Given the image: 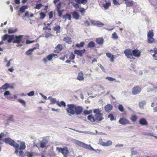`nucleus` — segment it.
I'll return each mask as SVG.
<instances>
[{"label":"nucleus","instance_id":"nucleus-1","mask_svg":"<svg viewBox=\"0 0 157 157\" xmlns=\"http://www.w3.org/2000/svg\"><path fill=\"white\" fill-rule=\"evenodd\" d=\"M4 141L6 144H9L15 148L14 152L16 154H18V147H19V145L18 144L9 137L5 138L4 140Z\"/></svg>","mask_w":157,"mask_h":157},{"label":"nucleus","instance_id":"nucleus-2","mask_svg":"<svg viewBox=\"0 0 157 157\" xmlns=\"http://www.w3.org/2000/svg\"><path fill=\"white\" fill-rule=\"evenodd\" d=\"M154 36L153 30H150L147 33V41L149 44H152L155 42V39L153 37Z\"/></svg>","mask_w":157,"mask_h":157},{"label":"nucleus","instance_id":"nucleus-3","mask_svg":"<svg viewBox=\"0 0 157 157\" xmlns=\"http://www.w3.org/2000/svg\"><path fill=\"white\" fill-rule=\"evenodd\" d=\"M67 108L66 111L67 113L69 115H74L75 114V105L73 104H67Z\"/></svg>","mask_w":157,"mask_h":157},{"label":"nucleus","instance_id":"nucleus-4","mask_svg":"<svg viewBox=\"0 0 157 157\" xmlns=\"http://www.w3.org/2000/svg\"><path fill=\"white\" fill-rule=\"evenodd\" d=\"M75 143L78 145L86 149L91 150H94V149L91 146V145H88L80 141L76 140L75 141Z\"/></svg>","mask_w":157,"mask_h":157},{"label":"nucleus","instance_id":"nucleus-5","mask_svg":"<svg viewBox=\"0 0 157 157\" xmlns=\"http://www.w3.org/2000/svg\"><path fill=\"white\" fill-rule=\"evenodd\" d=\"M56 148L59 152L62 153L64 157H67V155L69 153V151L67 147H65L63 148L57 147Z\"/></svg>","mask_w":157,"mask_h":157},{"label":"nucleus","instance_id":"nucleus-6","mask_svg":"<svg viewBox=\"0 0 157 157\" xmlns=\"http://www.w3.org/2000/svg\"><path fill=\"white\" fill-rule=\"evenodd\" d=\"M53 57L56 58L58 57V56L57 54L52 53L47 56L46 58H43V60L45 63H46L48 62V60L49 61L52 60V59Z\"/></svg>","mask_w":157,"mask_h":157},{"label":"nucleus","instance_id":"nucleus-7","mask_svg":"<svg viewBox=\"0 0 157 157\" xmlns=\"http://www.w3.org/2000/svg\"><path fill=\"white\" fill-rule=\"evenodd\" d=\"M141 91V89L139 86H135L132 88V93L133 95H136L140 93Z\"/></svg>","mask_w":157,"mask_h":157},{"label":"nucleus","instance_id":"nucleus-8","mask_svg":"<svg viewBox=\"0 0 157 157\" xmlns=\"http://www.w3.org/2000/svg\"><path fill=\"white\" fill-rule=\"evenodd\" d=\"M124 53L128 59H133L132 50L130 49H126Z\"/></svg>","mask_w":157,"mask_h":157},{"label":"nucleus","instance_id":"nucleus-9","mask_svg":"<svg viewBox=\"0 0 157 157\" xmlns=\"http://www.w3.org/2000/svg\"><path fill=\"white\" fill-rule=\"evenodd\" d=\"M83 108L81 106H76L75 105V114L77 115H79L81 114L83 112Z\"/></svg>","mask_w":157,"mask_h":157},{"label":"nucleus","instance_id":"nucleus-10","mask_svg":"<svg viewBox=\"0 0 157 157\" xmlns=\"http://www.w3.org/2000/svg\"><path fill=\"white\" fill-rule=\"evenodd\" d=\"M63 49V45L61 44H59L55 47L53 52L55 53H59Z\"/></svg>","mask_w":157,"mask_h":157},{"label":"nucleus","instance_id":"nucleus-11","mask_svg":"<svg viewBox=\"0 0 157 157\" xmlns=\"http://www.w3.org/2000/svg\"><path fill=\"white\" fill-rule=\"evenodd\" d=\"M22 37L23 36L21 35L16 36L15 37H14L13 41V43H17V44L20 43L21 41Z\"/></svg>","mask_w":157,"mask_h":157},{"label":"nucleus","instance_id":"nucleus-12","mask_svg":"<svg viewBox=\"0 0 157 157\" xmlns=\"http://www.w3.org/2000/svg\"><path fill=\"white\" fill-rule=\"evenodd\" d=\"M120 124H130V121L125 118H122L120 119L119 121Z\"/></svg>","mask_w":157,"mask_h":157},{"label":"nucleus","instance_id":"nucleus-13","mask_svg":"<svg viewBox=\"0 0 157 157\" xmlns=\"http://www.w3.org/2000/svg\"><path fill=\"white\" fill-rule=\"evenodd\" d=\"M132 56L136 57H139L141 55V52L137 48L132 51Z\"/></svg>","mask_w":157,"mask_h":157},{"label":"nucleus","instance_id":"nucleus-14","mask_svg":"<svg viewBox=\"0 0 157 157\" xmlns=\"http://www.w3.org/2000/svg\"><path fill=\"white\" fill-rule=\"evenodd\" d=\"M125 1V3L127 7L132 6L134 3H136L134 1L131 0H123Z\"/></svg>","mask_w":157,"mask_h":157},{"label":"nucleus","instance_id":"nucleus-15","mask_svg":"<svg viewBox=\"0 0 157 157\" xmlns=\"http://www.w3.org/2000/svg\"><path fill=\"white\" fill-rule=\"evenodd\" d=\"M85 51V50L84 49L81 50H75L74 52L75 54H77L80 57H82L83 56V54L84 53Z\"/></svg>","mask_w":157,"mask_h":157},{"label":"nucleus","instance_id":"nucleus-16","mask_svg":"<svg viewBox=\"0 0 157 157\" xmlns=\"http://www.w3.org/2000/svg\"><path fill=\"white\" fill-rule=\"evenodd\" d=\"M94 117L95 121H101L103 119L102 114L101 113L95 114Z\"/></svg>","mask_w":157,"mask_h":157},{"label":"nucleus","instance_id":"nucleus-17","mask_svg":"<svg viewBox=\"0 0 157 157\" xmlns=\"http://www.w3.org/2000/svg\"><path fill=\"white\" fill-rule=\"evenodd\" d=\"M139 123L142 125H147L148 124V122L144 118H142L140 119Z\"/></svg>","mask_w":157,"mask_h":157},{"label":"nucleus","instance_id":"nucleus-18","mask_svg":"<svg viewBox=\"0 0 157 157\" xmlns=\"http://www.w3.org/2000/svg\"><path fill=\"white\" fill-rule=\"evenodd\" d=\"M113 106L110 104H108L105 107V110L107 112H109L112 109Z\"/></svg>","mask_w":157,"mask_h":157},{"label":"nucleus","instance_id":"nucleus-19","mask_svg":"<svg viewBox=\"0 0 157 157\" xmlns=\"http://www.w3.org/2000/svg\"><path fill=\"white\" fill-rule=\"evenodd\" d=\"M106 3L103 4L102 5L105 10H108L109 7L111 5V2H106V0H105Z\"/></svg>","mask_w":157,"mask_h":157},{"label":"nucleus","instance_id":"nucleus-20","mask_svg":"<svg viewBox=\"0 0 157 157\" xmlns=\"http://www.w3.org/2000/svg\"><path fill=\"white\" fill-rule=\"evenodd\" d=\"M77 79L79 81H82L84 79L83 74L82 72H80L78 73Z\"/></svg>","mask_w":157,"mask_h":157},{"label":"nucleus","instance_id":"nucleus-21","mask_svg":"<svg viewBox=\"0 0 157 157\" xmlns=\"http://www.w3.org/2000/svg\"><path fill=\"white\" fill-rule=\"evenodd\" d=\"M48 141L46 139H43L42 141L40 142V147L43 148L45 147L46 144L48 143Z\"/></svg>","mask_w":157,"mask_h":157},{"label":"nucleus","instance_id":"nucleus-22","mask_svg":"<svg viewBox=\"0 0 157 157\" xmlns=\"http://www.w3.org/2000/svg\"><path fill=\"white\" fill-rule=\"evenodd\" d=\"M106 56L110 59L111 62H113L114 61V56L110 53H106Z\"/></svg>","mask_w":157,"mask_h":157},{"label":"nucleus","instance_id":"nucleus-23","mask_svg":"<svg viewBox=\"0 0 157 157\" xmlns=\"http://www.w3.org/2000/svg\"><path fill=\"white\" fill-rule=\"evenodd\" d=\"M26 148V145L25 143L24 142H21L20 144V146L19 148H18V149H19L20 150H24Z\"/></svg>","mask_w":157,"mask_h":157},{"label":"nucleus","instance_id":"nucleus-24","mask_svg":"<svg viewBox=\"0 0 157 157\" xmlns=\"http://www.w3.org/2000/svg\"><path fill=\"white\" fill-rule=\"evenodd\" d=\"M96 41L98 44L102 45L103 43L104 40L102 38H99L96 39Z\"/></svg>","mask_w":157,"mask_h":157},{"label":"nucleus","instance_id":"nucleus-25","mask_svg":"<svg viewBox=\"0 0 157 157\" xmlns=\"http://www.w3.org/2000/svg\"><path fill=\"white\" fill-rule=\"evenodd\" d=\"M57 105L59 107L63 106L65 107L66 106L65 103L63 101H61L60 102L59 101L57 102Z\"/></svg>","mask_w":157,"mask_h":157},{"label":"nucleus","instance_id":"nucleus-26","mask_svg":"<svg viewBox=\"0 0 157 157\" xmlns=\"http://www.w3.org/2000/svg\"><path fill=\"white\" fill-rule=\"evenodd\" d=\"M9 84L6 83L4 85H2V87H0V90L3 89L4 90H7L9 87Z\"/></svg>","mask_w":157,"mask_h":157},{"label":"nucleus","instance_id":"nucleus-27","mask_svg":"<svg viewBox=\"0 0 157 157\" xmlns=\"http://www.w3.org/2000/svg\"><path fill=\"white\" fill-rule=\"evenodd\" d=\"M63 40L68 44H70L72 43L71 38L68 37H64Z\"/></svg>","mask_w":157,"mask_h":157},{"label":"nucleus","instance_id":"nucleus-28","mask_svg":"<svg viewBox=\"0 0 157 157\" xmlns=\"http://www.w3.org/2000/svg\"><path fill=\"white\" fill-rule=\"evenodd\" d=\"M88 119L92 122L95 121V118L92 115H89L87 117Z\"/></svg>","mask_w":157,"mask_h":157},{"label":"nucleus","instance_id":"nucleus-29","mask_svg":"<svg viewBox=\"0 0 157 157\" xmlns=\"http://www.w3.org/2000/svg\"><path fill=\"white\" fill-rule=\"evenodd\" d=\"M4 95L5 96H7L10 95V96L8 97L7 99L9 100H12L13 98V97L10 96V93L9 91H6L4 93Z\"/></svg>","mask_w":157,"mask_h":157},{"label":"nucleus","instance_id":"nucleus-30","mask_svg":"<svg viewBox=\"0 0 157 157\" xmlns=\"http://www.w3.org/2000/svg\"><path fill=\"white\" fill-rule=\"evenodd\" d=\"M72 16L74 18L76 19H78L79 17V16L78 13L76 11H74L72 13Z\"/></svg>","mask_w":157,"mask_h":157},{"label":"nucleus","instance_id":"nucleus-31","mask_svg":"<svg viewBox=\"0 0 157 157\" xmlns=\"http://www.w3.org/2000/svg\"><path fill=\"white\" fill-rule=\"evenodd\" d=\"M146 104L145 101L143 100L140 101L139 103V106L140 108H143L144 106Z\"/></svg>","mask_w":157,"mask_h":157},{"label":"nucleus","instance_id":"nucleus-32","mask_svg":"<svg viewBox=\"0 0 157 157\" xmlns=\"http://www.w3.org/2000/svg\"><path fill=\"white\" fill-rule=\"evenodd\" d=\"M71 4L72 6H74L76 9H78L79 8V5L73 2H70L69 3Z\"/></svg>","mask_w":157,"mask_h":157},{"label":"nucleus","instance_id":"nucleus-33","mask_svg":"<svg viewBox=\"0 0 157 157\" xmlns=\"http://www.w3.org/2000/svg\"><path fill=\"white\" fill-rule=\"evenodd\" d=\"M28 7L26 6H22L19 9V11L21 13H23L25 12V10L27 9Z\"/></svg>","mask_w":157,"mask_h":157},{"label":"nucleus","instance_id":"nucleus-34","mask_svg":"<svg viewBox=\"0 0 157 157\" xmlns=\"http://www.w3.org/2000/svg\"><path fill=\"white\" fill-rule=\"evenodd\" d=\"M137 117L136 115H133L131 116L130 118V120L133 122H135L136 121L137 119Z\"/></svg>","mask_w":157,"mask_h":157},{"label":"nucleus","instance_id":"nucleus-35","mask_svg":"<svg viewBox=\"0 0 157 157\" xmlns=\"http://www.w3.org/2000/svg\"><path fill=\"white\" fill-rule=\"evenodd\" d=\"M95 44L93 41H90L88 44L87 45V48H93L95 46Z\"/></svg>","mask_w":157,"mask_h":157},{"label":"nucleus","instance_id":"nucleus-36","mask_svg":"<svg viewBox=\"0 0 157 157\" xmlns=\"http://www.w3.org/2000/svg\"><path fill=\"white\" fill-rule=\"evenodd\" d=\"M63 18H65L66 20L68 19L71 20V16L70 14L69 13H66L65 15H64L63 16Z\"/></svg>","mask_w":157,"mask_h":157},{"label":"nucleus","instance_id":"nucleus-37","mask_svg":"<svg viewBox=\"0 0 157 157\" xmlns=\"http://www.w3.org/2000/svg\"><path fill=\"white\" fill-rule=\"evenodd\" d=\"M17 30V29H13L12 28H11L9 29L8 32L10 34L14 33L16 32Z\"/></svg>","mask_w":157,"mask_h":157},{"label":"nucleus","instance_id":"nucleus-38","mask_svg":"<svg viewBox=\"0 0 157 157\" xmlns=\"http://www.w3.org/2000/svg\"><path fill=\"white\" fill-rule=\"evenodd\" d=\"M14 37V35H9V36L8 37V39L7 41L8 42L10 43L11 42L12 40L13 41Z\"/></svg>","mask_w":157,"mask_h":157},{"label":"nucleus","instance_id":"nucleus-39","mask_svg":"<svg viewBox=\"0 0 157 157\" xmlns=\"http://www.w3.org/2000/svg\"><path fill=\"white\" fill-rule=\"evenodd\" d=\"M48 98L50 99L51 103L53 104L56 102L57 103V101L56 98H52L51 97H49Z\"/></svg>","mask_w":157,"mask_h":157},{"label":"nucleus","instance_id":"nucleus-40","mask_svg":"<svg viewBox=\"0 0 157 157\" xmlns=\"http://www.w3.org/2000/svg\"><path fill=\"white\" fill-rule=\"evenodd\" d=\"M85 45V43L84 42H81L79 44H77L76 46L78 48L83 47Z\"/></svg>","mask_w":157,"mask_h":157},{"label":"nucleus","instance_id":"nucleus-41","mask_svg":"<svg viewBox=\"0 0 157 157\" xmlns=\"http://www.w3.org/2000/svg\"><path fill=\"white\" fill-rule=\"evenodd\" d=\"M25 155L27 157H33V154L32 153L27 151L25 153Z\"/></svg>","mask_w":157,"mask_h":157},{"label":"nucleus","instance_id":"nucleus-42","mask_svg":"<svg viewBox=\"0 0 157 157\" xmlns=\"http://www.w3.org/2000/svg\"><path fill=\"white\" fill-rule=\"evenodd\" d=\"M9 36V35L7 34L4 35L2 38V39L3 40L5 41L8 38Z\"/></svg>","mask_w":157,"mask_h":157},{"label":"nucleus","instance_id":"nucleus-43","mask_svg":"<svg viewBox=\"0 0 157 157\" xmlns=\"http://www.w3.org/2000/svg\"><path fill=\"white\" fill-rule=\"evenodd\" d=\"M112 142L110 140L107 141L106 143H104L103 145L105 146H108L111 145Z\"/></svg>","mask_w":157,"mask_h":157},{"label":"nucleus","instance_id":"nucleus-44","mask_svg":"<svg viewBox=\"0 0 157 157\" xmlns=\"http://www.w3.org/2000/svg\"><path fill=\"white\" fill-rule=\"evenodd\" d=\"M40 18L42 19H44L46 15L43 12H41L40 13Z\"/></svg>","mask_w":157,"mask_h":157},{"label":"nucleus","instance_id":"nucleus-45","mask_svg":"<svg viewBox=\"0 0 157 157\" xmlns=\"http://www.w3.org/2000/svg\"><path fill=\"white\" fill-rule=\"evenodd\" d=\"M96 25L98 27H101L104 26V24L100 21H97Z\"/></svg>","mask_w":157,"mask_h":157},{"label":"nucleus","instance_id":"nucleus-46","mask_svg":"<svg viewBox=\"0 0 157 157\" xmlns=\"http://www.w3.org/2000/svg\"><path fill=\"white\" fill-rule=\"evenodd\" d=\"M19 157H24L25 156V154L23 151H19Z\"/></svg>","mask_w":157,"mask_h":157},{"label":"nucleus","instance_id":"nucleus-47","mask_svg":"<svg viewBox=\"0 0 157 157\" xmlns=\"http://www.w3.org/2000/svg\"><path fill=\"white\" fill-rule=\"evenodd\" d=\"M60 29V27L58 25H56L53 28V29L55 31H58Z\"/></svg>","mask_w":157,"mask_h":157},{"label":"nucleus","instance_id":"nucleus-48","mask_svg":"<svg viewBox=\"0 0 157 157\" xmlns=\"http://www.w3.org/2000/svg\"><path fill=\"white\" fill-rule=\"evenodd\" d=\"M75 56L73 54L72 52L71 53L69 59H74L75 58Z\"/></svg>","mask_w":157,"mask_h":157},{"label":"nucleus","instance_id":"nucleus-49","mask_svg":"<svg viewBox=\"0 0 157 157\" xmlns=\"http://www.w3.org/2000/svg\"><path fill=\"white\" fill-rule=\"evenodd\" d=\"M58 15L59 17H61L62 16L63 10H60V9L57 10Z\"/></svg>","mask_w":157,"mask_h":157},{"label":"nucleus","instance_id":"nucleus-50","mask_svg":"<svg viewBox=\"0 0 157 157\" xmlns=\"http://www.w3.org/2000/svg\"><path fill=\"white\" fill-rule=\"evenodd\" d=\"M43 6L41 4H36L35 7V8L39 10Z\"/></svg>","mask_w":157,"mask_h":157},{"label":"nucleus","instance_id":"nucleus-51","mask_svg":"<svg viewBox=\"0 0 157 157\" xmlns=\"http://www.w3.org/2000/svg\"><path fill=\"white\" fill-rule=\"evenodd\" d=\"M18 101L20 102V103H21V104H23V105L25 107L26 106V103H25V102L23 100H22V99H19L18 100Z\"/></svg>","mask_w":157,"mask_h":157},{"label":"nucleus","instance_id":"nucleus-52","mask_svg":"<svg viewBox=\"0 0 157 157\" xmlns=\"http://www.w3.org/2000/svg\"><path fill=\"white\" fill-rule=\"evenodd\" d=\"M32 52H33L30 49L26 52V54L28 56L32 54Z\"/></svg>","mask_w":157,"mask_h":157},{"label":"nucleus","instance_id":"nucleus-53","mask_svg":"<svg viewBox=\"0 0 157 157\" xmlns=\"http://www.w3.org/2000/svg\"><path fill=\"white\" fill-rule=\"evenodd\" d=\"M112 38H113L117 39L118 37L116 32H114L112 34Z\"/></svg>","mask_w":157,"mask_h":157},{"label":"nucleus","instance_id":"nucleus-54","mask_svg":"<svg viewBox=\"0 0 157 157\" xmlns=\"http://www.w3.org/2000/svg\"><path fill=\"white\" fill-rule=\"evenodd\" d=\"M151 3V4L154 6H157V0H153Z\"/></svg>","mask_w":157,"mask_h":157},{"label":"nucleus","instance_id":"nucleus-55","mask_svg":"<svg viewBox=\"0 0 157 157\" xmlns=\"http://www.w3.org/2000/svg\"><path fill=\"white\" fill-rule=\"evenodd\" d=\"M92 112L91 110H84L83 113L84 114L88 115L91 113Z\"/></svg>","mask_w":157,"mask_h":157},{"label":"nucleus","instance_id":"nucleus-56","mask_svg":"<svg viewBox=\"0 0 157 157\" xmlns=\"http://www.w3.org/2000/svg\"><path fill=\"white\" fill-rule=\"evenodd\" d=\"M119 110L123 112L124 111V109L123 106L121 105H120L118 106Z\"/></svg>","mask_w":157,"mask_h":157},{"label":"nucleus","instance_id":"nucleus-57","mask_svg":"<svg viewBox=\"0 0 157 157\" xmlns=\"http://www.w3.org/2000/svg\"><path fill=\"white\" fill-rule=\"evenodd\" d=\"M62 4V2H60L56 5V7L57 10L60 9Z\"/></svg>","mask_w":157,"mask_h":157},{"label":"nucleus","instance_id":"nucleus-58","mask_svg":"<svg viewBox=\"0 0 157 157\" xmlns=\"http://www.w3.org/2000/svg\"><path fill=\"white\" fill-rule=\"evenodd\" d=\"M108 117L110 118L111 121H113L114 119V117L113 114H110L108 116Z\"/></svg>","mask_w":157,"mask_h":157},{"label":"nucleus","instance_id":"nucleus-59","mask_svg":"<svg viewBox=\"0 0 157 157\" xmlns=\"http://www.w3.org/2000/svg\"><path fill=\"white\" fill-rule=\"evenodd\" d=\"M52 36V34L51 33H45V36L46 38H48Z\"/></svg>","mask_w":157,"mask_h":157},{"label":"nucleus","instance_id":"nucleus-60","mask_svg":"<svg viewBox=\"0 0 157 157\" xmlns=\"http://www.w3.org/2000/svg\"><path fill=\"white\" fill-rule=\"evenodd\" d=\"M94 113L95 114L101 113L100 111L98 109H95L94 110Z\"/></svg>","mask_w":157,"mask_h":157},{"label":"nucleus","instance_id":"nucleus-61","mask_svg":"<svg viewBox=\"0 0 157 157\" xmlns=\"http://www.w3.org/2000/svg\"><path fill=\"white\" fill-rule=\"evenodd\" d=\"M113 4L115 5H120L119 3L117 0H113Z\"/></svg>","mask_w":157,"mask_h":157},{"label":"nucleus","instance_id":"nucleus-62","mask_svg":"<svg viewBox=\"0 0 157 157\" xmlns=\"http://www.w3.org/2000/svg\"><path fill=\"white\" fill-rule=\"evenodd\" d=\"M43 30H48L50 31L51 30V28L50 26H47L46 27L43 28Z\"/></svg>","mask_w":157,"mask_h":157},{"label":"nucleus","instance_id":"nucleus-63","mask_svg":"<svg viewBox=\"0 0 157 157\" xmlns=\"http://www.w3.org/2000/svg\"><path fill=\"white\" fill-rule=\"evenodd\" d=\"M49 19H51L53 16V12L52 11H50L49 13Z\"/></svg>","mask_w":157,"mask_h":157},{"label":"nucleus","instance_id":"nucleus-64","mask_svg":"<svg viewBox=\"0 0 157 157\" xmlns=\"http://www.w3.org/2000/svg\"><path fill=\"white\" fill-rule=\"evenodd\" d=\"M152 56L153 58H154L155 60H157V50L156 52H155Z\"/></svg>","mask_w":157,"mask_h":157}]
</instances>
